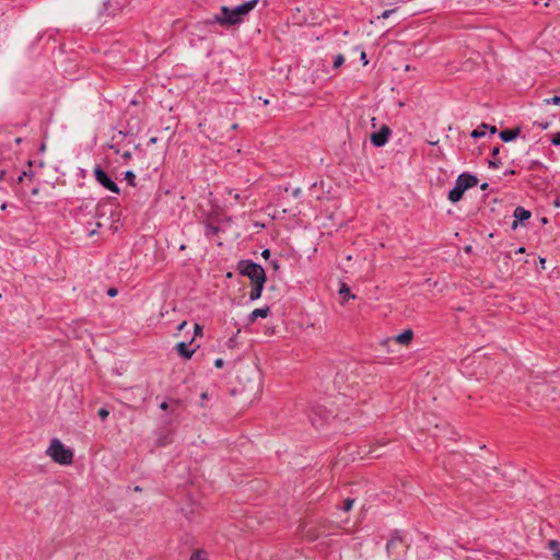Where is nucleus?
Instances as JSON below:
<instances>
[{"label": "nucleus", "instance_id": "obj_30", "mask_svg": "<svg viewBox=\"0 0 560 560\" xmlns=\"http://www.w3.org/2000/svg\"><path fill=\"white\" fill-rule=\"evenodd\" d=\"M360 60L362 61L363 66H366L369 63L366 54L364 51H361Z\"/></svg>", "mask_w": 560, "mask_h": 560}, {"label": "nucleus", "instance_id": "obj_32", "mask_svg": "<svg viewBox=\"0 0 560 560\" xmlns=\"http://www.w3.org/2000/svg\"><path fill=\"white\" fill-rule=\"evenodd\" d=\"M301 194H302V189H301L300 187H296V188H294V189L292 190V196H293L294 198H299V197L301 196Z\"/></svg>", "mask_w": 560, "mask_h": 560}, {"label": "nucleus", "instance_id": "obj_46", "mask_svg": "<svg viewBox=\"0 0 560 560\" xmlns=\"http://www.w3.org/2000/svg\"><path fill=\"white\" fill-rule=\"evenodd\" d=\"M156 141H158V138L152 137V138L149 140V143H150V144H154V143H156Z\"/></svg>", "mask_w": 560, "mask_h": 560}, {"label": "nucleus", "instance_id": "obj_51", "mask_svg": "<svg viewBox=\"0 0 560 560\" xmlns=\"http://www.w3.org/2000/svg\"><path fill=\"white\" fill-rule=\"evenodd\" d=\"M525 252V248L524 247H520L516 253H524Z\"/></svg>", "mask_w": 560, "mask_h": 560}, {"label": "nucleus", "instance_id": "obj_40", "mask_svg": "<svg viewBox=\"0 0 560 560\" xmlns=\"http://www.w3.org/2000/svg\"><path fill=\"white\" fill-rule=\"evenodd\" d=\"M186 325H187V323H186V322H182V323L178 325L177 329H178V330H183V329H184V327H185Z\"/></svg>", "mask_w": 560, "mask_h": 560}, {"label": "nucleus", "instance_id": "obj_12", "mask_svg": "<svg viewBox=\"0 0 560 560\" xmlns=\"http://www.w3.org/2000/svg\"><path fill=\"white\" fill-rule=\"evenodd\" d=\"M269 314H270L269 306L256 308L249 314L248 322L254 323L258 317L266 318Z\"/></svg>", "mask_w": 560, "mask_h": 560}, {"label": "nucleus", "instance_id": "obj_41", "mask_svg": "<svg viewBox=\"0 0 560 560\" xmlns=\"http://www.w3.org/2000/svg\"><path fill=\"white\" fill-rule=\"evenodd\" d=\"M488 187H489V184H488V183H483V184H481V186H480L481 190H487V189H488Z\"/></svg>", "mask_w": 560, "mask_h": 560}, {"label": "nucleus", "instance_id": "obj_55", "mask_svg": "<svg viewBox=\"0 0 560 560\" xmlns=\"http://www.w3.org/2000/svg\"><path fill=\"white\" fill-rule=\"evenodd\" d=\"M37 192H38L37 188L33 189V191H32L33 195H36Z\"/></svg>", "mask_w": 560, "mask_h": 560}, {"label": "nucleus", "instance_id": "obj_53", "mask_svg": "<svg viewBox=\"0 0 560 560\" xmlns=\"http://www.w3.org/2000/svg\"><path fill=\"white\" fill-rule=\"evenodd\" d=\"M545 262H546V259L545 258H540V264H541L542 267H544Z\"/></svg>", "mask_w": 560, "mask_h": 560}, {"label": "nucleus", "instance_id": "obj_3", "mask_svg": "<svg viewBox=\"0 0 560 560\" xmlns=\"http://www.w3.org/2000/svg\"><path fill=\"white\" fill-rule=\"evenodd\" d=\"M46 454L52 458L54 462L60 465H69L73 460V453L70 448L65 447L59 439H52Z\"/></svg>", "mask_w": 560, "mask_h": 560}, {"label": "nucleus", "instance_id": "obj_20", "mask_svg": "<svg viewBox=\"0 0 560 560\" xmlns=\"http://www.w3.org/2000/svg\"><path fill=\"white\" fill-rule=\"evenodd\" d=\"M544 103L545 104H552V105H560V96L559 95H555L550 98H545L544 100Z\"/></svg>", "mask_w": 560, "mask_h": 560}, {"label": "nucleus", "instance_id": "obj_28", "mask_svg": "<svg viewBox=\"0 0 560 560\" xmlns=\"http://www.w3.org/2000/svg\"><path fill=\"white\" fill-rule=\"evenodd\" d=\"M395 12V9L385 10L378 18L387 19Z\"/></svg>", "mask_w": 560, "mask_h": 560}, {"label": "nucleus", "instance_id": "obj_10", "mask_svg": "<svg viewBox=\"0 0 560 560\" xmlns=\"http://www.w3.org/2000/svg\"><path fill=\"white\" fill-rule=\"evenodd\" d=\"M122 3H119L118 1H116V5L114 7L113 3H112V0H104L103 4H102V9L100 10V14L103 15L105 12H107L109 15L110 14H115L116 12H118L121 8H122Z\"/></svg>", "mask_w": 560, "mask_h": 560}, {"label": "nucleus", "instance_id": "obj_13", "mask_svg": "<svg viewBox=\"0 0 560 560\" xmlns=\"http://www.w3.org/2000/svg\"><path fill=\"white\" fill-rule=\"evenodd\" d=\"M265 283H266V281H259V282L253 283V289L249 293L250 301H256V300L260 299Z\"/></svg>", "mask_w": 560, "mask_h": 560}, {"label": "nucleus", "instance_id": "obj_38", "mask_svg": "<svg viewBox=\"0 0 560 560\" xmlns=\"http://www.w3.org/2000/svg\"><path fill=\"white\" fill-rule=\"evenodd\" d=\"M500 152V147H494L492 150H491V154L492 156H497Z\"/></svg>", "mask_w": 560, "mask_h": 560}, {"label": "nucleus", "instance_id": "obj_39", "mask_svg": "<svg viewBox=\"0 0 560 560\" xmlns=\"http://www.w3.org/2000/svg\"><path fill=\"white\" fill-rule=\"evenodd\" d=\"M488 129H489L490 133H492V135H494L497 132V127H494V126H491V127L489 126Z\"/></svg>", "mask_w": 560, "mask_h": 560}, {"label": "nucleus", "instance_id": "obj_33", "mask_svg": "<svg viewBox=\"0 0 560 560\" xmlns=\"http://www.w3.org/2000/svg\"><path fill=\"white\" fill-rule=\"evenodd\" d=\"M7 174H8L7 170L1 168L0 170V180H5L7 179Z\"/></svg>", "mask_w": 560, "mask_h": 560}, {"label": "nucleus", "instance_id": "obj_22", "mask_svg": "<svg viewBox=\"0 0 560 560\" xmlns=\"http://www.w3.org/2000/svg\"><path fill=\"white\" fill-rule=\"evenodd\" d=\"M24 176H27V172H25V171L22 172L16 177L10 176V180L13 182V183L20 184L23 180Z\"/></svg>", "mask_w": 560, "mask_h": 560}, {"label": "nucleus", "instance_id": "obj_43", "mask_svg": "<svg viewBox=\"0 0 560 560\" xmlns=\"http://www.w3.org/2000/svg\"><path fill=\"white\" fill-rule=\"evenodd\" d=\"M258 100L262 102V105H268L269 104V100H267V98L259 97Z\"/></svg>", "mask_w": 560, "mask_h": 560}, {"label": "nucleus", "instance_id": "obj_1", "mask_svg": "<svg viewBox=\"0 0 560 560\" xmlns=\"http://www.w3.org/2000/svg\"><path fill=\"white\" fill-rule=\"evenodd\" d=\"M259 0H249L236 7L222 5L220 12L205 21L207 25L219 24L225 28L241 24Z\"/></svg>", "mask_w": 560, "mask_h": 560}, {"label": "nucleus", "instance_id": "obj_21", "mask_svg": "<svg viewBox=\"0 0 560 560\" xmlns=\"http://www.w3.org/2000/svg\"><path fill=\"white\" fill-rule=\"evenodd\" d=\"M190 560H207V559H206L205 552L201 550H198L191 555Z\"/></svg>", "mask_w": 560, "mask_h": 560}, {"label": "nucleus", "instance_id": "obj_7", "mask_svg": "<svg viewBox=\"0 0 560 560\" xmlns=\"http://www.w3.org/2000/svg\"><path fill=\"white\" fill-rule=\"evenodd\" d=\"M532 213L530 211L526 210L523 207H516L514 209V220L511 224L512 230H516L520 223H523L524 221L528 220L530 218Z\"/></svg>", "mask_w": 560, "mask_h": 560}, {"label": "nucleus", "instance_id": "obj_26", "mask_svg": "<svg viewBox=\"0 0 560 560\" xmlns=\"http://www.w3.org/2000/svg\"><path fill=\"white\" fill-rule=\"evenodd\" d=\"M168 442H167V439L166 436L165 438H161V435L156 439V442H155V445L156 446H164L166 445Z\"/></svg>", "mask_w": 560, "mask_h": 560}, {"label": "nucleus", "instance_id": "obj_24", "mask_svg": "<svg viewBox=\"0 0 560 560\" xmlns=\"http://www.w3.org/2000/svg\"><path fill=\"white\" fill-rule=\"evenodd\" d=\"M345 62V58L342 55H337L334 61V67L339 68Z\"/></svg>", "mask_w": 560, "mask_h": 560}, {"label": "nucleus", "instance_id": "obj_19", "mask_svg": "<svg viewBox=\"0 0 560 560\" xmlns=\"http://www.w3.org/2000/svg\"><path fill=\"white\" fill-rule=\"evenodd\" d=\"M353 503H354V500L351 499V498H347L345 501H343V504L341 506V510L345 511V512H348L352 509L353 506Z\"/></svg>", "mask_w": 560, "mask_h": 560}, {"label": "nucleus", "instance_id": "obj_5", "mask_svg": "<svg viewBox=\"0 0 560 560\" xmlns=\"http://www.w3.org/2000/svg\"><path fill=\"white\" fill-rule=\"evenodd\" d=\"M96 182L107 190L119 194L120 189L118 185L110 178V176L100 166L95 165L93 170Z\"/></svg>", "mask_w": 560, "mask_h": 560}, {"label": "nucleus", "instance_id": "obj_27", "mask_svg": "<svg viewBox=\"0 0 560 560\" xmlns=\"http://www.w3.org/2000/svg\"><path fill=\"white\" fill-rule=\"evenodd\" d=\"M553 145H560V131L556 132L551 139Z\"/></svg>", "mask_w": 560, "mask_h": 560}, {"label": "nucleus", "instance_id": "obj_50", "mask_svg": "<svg viewBox=\"0 0 560 560\" xmlns=\"http://www.w3.org/2000/svg\"><path fill=\"white\" fill-rule=\"evenodd\" d=\"M237 127H238V125H237V124H233V125H231V129H233V130L237 129Z\"/></svg>", "mask_w": 560, "mask_h": 560}, {"label": "nucleus", "instance_id": "obj_56", "mask_svg": "<svg viewBox=\"0 0 560 560\" xmlns=\"http://www.w3.org/2000/svg\"><path fill=\"white\" fill-rule=\"evenodd\" d=\"M470 248H471L470 246H467L466 252H470Z\"/></svg>", "mask_w": 560, "mask_h": 560}, {"label": "nucleus", "instance_id": "obj_49", "mask_svg": "<svg viewBox=\"0 0 560 560\" xmlns=\"http://www.w3.org/2000/svg\"><path fill=\"white\" fill-rule=\"evenodd\" d=\"M504 174L505 175H508V174L513 175V174H515V171L514 170H510V171H506Z\"/></svg>", "mask_w": 560, "mask_h": 560}, {"label": "nucleus", "instance_id": "obj_47", "mask_svg": "<svg viewBox=\"0 0 560 560\" xmlns=\"http://www.w3.org/2000/svg\"><path fill=\"white\" fill-rule=\"evenodd\" d=\"M14 142H15L16 144H20V143L22 142V138H20V137L15 138V139H14Z\"/></svg>", "mask_w": 560, "mask_h": 560}, {"label": "nucleus", "instance_id": "obj_48", "mask_svg": "<svg viewBox=\"0 0 560 560\" xmlns=\"http://www.w3.org/2000/svg\"><path fill=\"white\" fill-rule=\"evenodd\" d=\"M430 145H436L439 143V141H434V140H430L428 141Z\"/></svg>", "mask_w": 560, "mask_h": 560}, {"label": "nucleus", "instance_id": "obj_23", "mask_svg": "<svg viewBox=\"0 0 560 560\" xmlns=\"http://www.w3.org/2000/svg\"><path fill=\"white\" fill-rule=\"evenodd\" d=\"M97 415L102 420H106L107 417L109 416V411L105 408H100Z\"/></svg>", "mask_w": 560, "mask_h": 560}, {"label": "nucleus", "instance_id": "obj_18", "mask_svg": "<svg viewBox=\"0 0 560 560\" xmlns=\"http://www.w3.org/2000/svg\"><path fill=\"white\" fill-rule=\"evenodd\" d=\"M125 179L130 186H136V174L132 171L125 172Z\"/></svg>", "mask_w": 560, "mask_h": 560}, {"label": "nucleus", "instance_id": "obj_45", "mask_svg": "<svg viewBox=\"0 0 560 560\" xmlns=\"http://www.w3.org/2000/svg\"><path fill=\"white\" fill-rule=\"evenodd\" d=\"M539 127L541 129H547L549 127V124L548 122H545V124H539Z\"/></svg>", "mask_w": 560, "mask_h": 560}, {"label": "nucleus", "instance_id": "obj_9", "mask_svg": "<svg viewBox=\"0 0 560 560\" xmlns=\"http://www.w3.org/2000/svg\"><path fill=\"white\" fill-rule=\"evenodd\" d=\"M401 542H402V536H401L400 530H398V529L393 530L390 534V538L386 544V551L389 557L392 556V549L397 547Z\"/></svg>", "mask_w": 560, "mask_h": 560}, {"label": "nucleus", "instance_id": "obj_2", "mask_svg": "<svg viewBox=\"0 0 560 560\" xmlns=\"http://www.w3.org/2000/svg\"><path fill=\"white\" fill-rule=\"evenodd\" d=\"M478 184V178L469 173H462L457 176L455 180V186L448 191V200L453 203L458 202L462 198L464 192L475 187Z\"/></svg>", "mask_w": 560, "mask_h": 560}, {"label": "nucleus", "instance_id": "obj_52", "mask_svg": "<svg viewBox=\"0 0 560 560\" xmlns=\"http://www.w3.org/2000/svg\"><path fill=\"white\" fill-rule=\"evenodd\" d=\"M200 397H201V399H207L208 395H207V393H202Z\"/></svg>", "mask_w": 560, "mask_h": 560}, {"label": "nucleus", "instance_id": "obj_36", "mask_svg": "<svg viewBox=\"0 0 560 560\" xmlns=\"http://www.w3.org/2000/svg\"><path fill=\"white\" fill-rule=\"evenodd\" d=\"M270 249H264L262 253H261V256L266 259H268L270 257Z\"/></svg>", "mask_w": 560, "mask_h": 560}, {"label": "nucleus", "instance_id": "obj_11", "mask_svg": "<svg viewBox=\"0 0 560 560\" xmlns=\"http://www.w3.org/2000/svg\"><path fill=\"white\" fill-rule=\"evenodd\" d=\"M520 132H521V128L517 127L514 129L502 130L499 136L503 142H510V141L516 139L517 136L520 135Z\"/></svg>", "mask_w": 560, "mask_h": 560}, {"label": "nucleus", "instance_id": "obj_4", "mask_svg": "<svg viewBox=\"0 0 560 560\" xmlns=\"http://www.w3.org/2000/svg\"><path fill=\"white\" fill-rule=\"evenodd\" d=\"M237 270L242 276L249 278L252 283L267 281L265 269L259 264L252 260H240Z\"/></svg>", "mask_w": 560, "mask_h": 560}, {"label": "nucleus", "instance_id": "obj_17", "mask_svg": "<svg viewBox=\"0 0 560 560\" xmlns=\"http://www.w3.org/2000/svg\"><path fill=\"white\" fill-rule=\"evenodd\" d=\"M489 128V125L487 124H481L479 128L475 129L471 131L470 136L471 138H475V139H478V138H481L486 135V129Z\"/></svg>", "mask_w": 560, "mask_h": 560}, {"label": "nucleus", "instance_id": "obj_16", "mask_svg": "<svg viewBox=\"0 0 560 560\" xmlns=\"http://www.w3.org/2000/svg\"><path fill=\"white\" fill-rule=\"evenodd\" d=\"M548 545L552 556L557 560H560V542L557 540H549Z\"/></svg>", "mask_w": 560, "mask_h": 560}, {"label": "nucleus", "instance_id": "obj_31", "mask_svg": "<svg viewBox=\"0 0 560 560\" xmlns=\"http://www.w3.org/2000/svg\"><path fill=\"white\" fill-rule=\"evenodd\" d=\"M223 365H224V360H223L222 358H218V359L214 361V366H215V368L221 369Z\"/></svg>", "mask_w": 560, "mask_h": 560}, {"label": "nucleus", "instance_id": "obj_35", "mask_svg": "<svg viewBox=\"0 0 560 560\" xmlns=\"http://www.w3.org/2000/svg\"><path fill=\"white\" fill-rule=\"evenodd\" d=\"M131 155H132V154H131V152H130V151H125V152H122V154H121L122 159H125V160H129V159H131Z\"/></svg>", "mask_w": 560, "mask_h": 560}, {"label": "nucleus", "instance_id": "obj_42", "mask_svg": "<svg viewBox=\"0 0 560 560\" xmlns=\"http://www.w3.org/2000/svg\"><path fill=\"white\" fill-rule=\"evenodd\" d=\"M160 408L163 409V410H166L167 409V402L163 401L162 404H160Z\"/></svg>", "mask_w": 560, "mask_h": 560}, {"label": "nucleus", "instance_id": "obj_14", "mask_svg": "<svg viewBox=\"0 0 560 560\" xmlns=\"http://www.w3.org/2000/svg\"><path fill=\"white\" fill-rule=\"evenodd\" d=\"M412 337H413L412 330L407 329L396 336V341L400 345H408L412 340Z\"/></svg>", "mask_w": 560, "mask_h": 560}, {"label": "nucleus", "instance_id": "obj_15", "mask_svg": "<svg viewBox=\"0 0 560 560\" xmlns=\"http://www.w3.org/2000/svg\"><path fill=\"white\" fill-rule=\"evenodd\" d=\"M339 294L342 298L343 302L355 298L353 294H351L350 289L346 283H341Z\"/></svg>", "mask_w": 560, "mask_h": 560}, {"label": "nucleus", "instance_id": "obj_6", "mask_svg": "<svg viewBox=\"0 0 560 560\" xmlns=\"http://www.w3.org/2000/svg\"><path fill=\"white\" fill-rule=\"evenodd\" d=\"M392 130L388 126L383 125L377 132L371 135V142L373 145L380 148L387 143Z\"/></svg>", "mask_w": 560, "mask_h": 560}, {"label": "nucleus", "instance_id": "obj_44", "mask_svg": "<svg viewBox=\"0 0 560 560\" xmlns=\"http://www.w3.org/2000/svg\"><path fill=\"white\" fill-rule=\"evenodd\" d=\"M555 207H560V196L553 201Z\"/></svg>", "mask_w": 560, "mask_h": 560}, {"label": "nucleus", "instance_id": "obj_37", "mask_svg": "<svg viewBox=\"0 0 560 560\" xmlns=\"http://www.w3.org/2000/svg\"><path fill=\"white\" fill-rule=\"evenodd\" d=\"M271 266L275 270H278L280 268V262L279 260H272L271 261Z\"/></svg>", "mask_w": 560, "mask_h": 560}, {"label": "nucleus", "instance_id": "obj_25", "mask_svg": "<svg viewBox=\"0 0 560 560\" xmlns=\"http://www.w3.org/2000/svg\"><path fill=\"white\" fill-rule=\"evenodd\" d=\"M489 167L498 168L501 165V160H490L488 162Z\"/></svg>", "mask_w": 560, "mask_h": 560}, {"label": "nucleus", "instance_id": "obj_54", "mask_svg": "<svg viewBox=\"0 0 560 560\" xmlns=\"http://www.w3.org/2000/svg\"><path fill=\"white\" fill-rule=\"evenodd\" d=\"M7 209V203H2L1 205V210H5Z\"/></svg>", "mask_w": 560, "mask_h": 560}, {"label": "nucleus", "instance_id": "obj_8", "mask_svg": "<svg viewBox=\"0 0 560 560\" xmlns=\"http://www.w3.org/2000/svg\"><path fill=\"white\" fill-rule=\"evenodd\" d=\"M194 339H191L189 342L180 341L175 346V349L177 353L184 358V359H190L191 355L195 353L196 348H190Z\"/></svg>", "mask_w": 560, "mask_h": 560}, {"label": "nucleus", "instance_id": "obj_34", "mask_svg": "<svg viewBox=\"0 0 560 560\" xmlns=\"http://www.w3.org/2000/svg\"><path fill=\"white\" fill-rule=\"evenodd\" d=\"M202 334V327L198 324H195V335Z\"/></svg>", "mask_w": 560, "mask_h": 560}, {"label": "nucleus", "instance_id": "obj_29", "mask_svg": "<svg viewBox=\"0 0 560 560\" xmlns=\"http://www.w3.org/2000/svg\"><path fill=\"white\" fill-rule=\"evenodd\" d=\"M118 294V290L116 288H109L107 290V295L110 296V298H114Z\"/></svg>", "mask_w": 560, "mask_h": 560}]
</instances>
